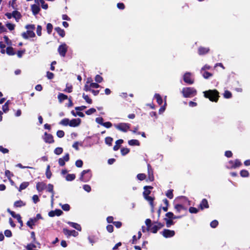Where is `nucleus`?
I'll use <instances>...</instances> for the list:
<instances>
[{
  "instance_id": "obj_1",
  "label": "nucleus",
  "mask_w": 250,
  "mask_h": 250,
  "mask_svg": "<svg viewBox=\"0 0 250 250\" xmlns=\"http://www.w3.org/2000/svg\"><path fill=\"white\" fill-rule=\"evenodd\" d=\"M204 96L212 102H217L220 97L219 93L216 89H209L203 92Z\"/></svg>"
},
{
  "instance_id": "obj_2",
  "label": "nucleus",
  "mask_w": 250,
  "mask_h": 250,
  "mask_svg": "<svg viewBox=\"0 0 250 250\" xmlns=\"http://www.w3.org/2000/svg\"><path fill=\"white\" fill-rule=\"evenodd\" d=\"M181 92L185 98H191L197 94V90L194 87H191L183 88Z\"/></svg>"
},
{
  "instance_id": "obj_3",
  "label": "nucleus",
  "mask_w": 250,
  "mask_h": 250,
  "mask_svg": "<svg viewBox=\"0 0 250 250\" xmlns=\"http://www.w3.org/2000/svg\"><path fill=\"white\" fill-rule=\"evenodd\" d=\"M92 174L90 169L83 170L80 178V180L84 182L88 181L91 178Z\"/></svg>"
},
{
  "instance_id": "obj_4",
  "label": "nucleus",
  "mask_w": 250,
  "mask_h": 250,
  "mask_svg": "<svg viewBox=\"0 0 250 250\" xmlns=\"http://www.w3.org/2000/svg\"><path fill=\"white\" fill-rule=\"evenodd\" d=\"M115 126L119 130L126 132L129 129L130 125L127 123H120L116 125Z\"/></svg>"
},
{
  "instance_id": "obj_5",
  "label": "nucleus",
  "mask_w": 250,
  "mask_h": 250,
  "mask_svg": "<svg viewBox=\"0 0 250 250\" xmlns=\"http://www.w3.org/2000/svg\"><path fill=\"white\" fill-rule=\"evenodd\" d=\"M183 80L185 83L188 84H192L194 83V79L192 78L191 73L186 72L183 76Z\"/></svg>"
},
{
  "instance_id": "obj_6",
  "label": "nucleus",
  "mask_w": 250,
  "mask_h": 250,
  "mask_svg": "<svg viewBox=\"0 0 250 250\" xmlns=\"http://www.w3.org/2000/svg\"><path fill=\"white\" fill-rule=\"evenodd\" d=\"M229 164L230 165V168L231 169H235L242 165L241 162L239 159H235L234 161L230 160L229 161Z\"/></svg>"
},
{
  "instance_id": "obj_7",
  "label": "nucleus",
  "mask_w": 250,
  "mask_h": 250,
  "mask_svg": "<svg viewBox=\"0 0 250 250\" xmlns=\"http://www.w3.org/2000/svg\"><path fill=\"white\" fill-rule=\"evenodd\" d=\"M67 48L68 46L65 43L60 45L58 49L59 54L62 57H64L67 51Z\"/></svg>"
},
{
  "instance_id": "obj_8",
  "label": "nucleus",
  "mask_w": 250,
  "mask_h": 250,
  "mask_svg": "<svg viewBox=\"0 0 250 250\" xmlns=\"http://www.w3.org/2000/svg\"><path fill=\"white\" fill-rule=\"evenodd\" d=\"M147 167L148 180L150 182H152L154 180V175H153V169L150 164H147Z\"/></svg>"
},
{
  "instance_id": "obj_9",
  "label": "nucleus",
  "mask_w": 250,
  "mask_h": 250,
  "mask_svg": "<svg viewBox=\"0 0 250 250\" xmlns=\"http://www.w3.org/2000/svg\"><path fill=\"white\" fill-rule=\"evenodd\" d=\"M163 236L165 238H169L173 237L175 233L174 230L167 229H164L161 232Z\"/></svg>"
},
{
  "instance_id": "obj_10",
  "label": "nucleus",
  "mask_w": 250,
  "mask_h": 250,
  "mask_svg": "<svg viewBox=\"0 0 250 250\" xmlns=\"http://www.w3.org/2000/svg\"><path fill=\"white\" fill-rule=\"evenodd\" d=\"M63 232L67 236H73L76 237L78 235V232L76 231L75 230H70L67 229H63Z\"/></svg>"
},
{
  "instance_id": "obj_11",
  "label": "nucleus",
  "mask_w": 250,
  "mask_h": 250,
  "mask_svg": "<svg viewBox=\"0 0 250 250\" xmlns=\"http://www.w3.org/2000/svg\"><path fill=\"white\" fill-rule=\"evenodd\" d=\"M21 36L24 39H27L29 38L34 37L35 34L33 31L27 30L26 32L22 33Z\"/></svg>"
},
{
  "instance_id": "obj_12",
  "label": "nucleus",
  "mask_w": 250,
  "mask_h": 250,
  "mask_svg": "<svg viewBox=\"0 0 250 250\" xmlns=\"http://www.w3.org/2000/svg\"><path fill=\"white\" fill-rule=\"evenodd\" d=\"M199 208L201 210H203L205 208H209V205L208 203V201L206 199H203L201 201L200 204L199 206Z\"/></svg>"
},
{
  "instance_id": "obj_13",
  "label": "nucleus",
  "mask_w": 250,
  "mask_h": 250,
  "mask_svg": "<svg viewBox=\"0 0 250 250\" xmlns=\"http://www.w3.org/2000/svg\"><path fill=\"white\" fill-rule=\"evenodd\" d=\"M43 139L47 143L51 144L54 142L53 136L50 134L47 133L46 132L44 133V137Z\"/></svg>"
},
{
  "instance_id": "obj_14",
  "label": "nucleus",
  "mask_w": 250,
  "mask_h": 250,
  "mask_svg": "<svg viewBox=\"0 0 250 250\" xmlns=\"http://www.w3.org/2000/svg\"><path fill=\"white\" fill-rule=\"evenodd\" d=\"M210 49L208 47L200 46L198 49V53L200 55H204L208 53Z\"/></svg>"
},
{
  "instance_id": "obj_15",
  "label": "nucleus",
  "mask_w": 250,
  "mask_h": 250,
  "mask_svg": "<svg viewBox=\"0 0 250 250\" xmlns=\"http://www.w3.org/2000/svg\"><path fill=\"white\" fill-rule=\"evenodd\" d=\"M81 121V120L79 118L73 119L69 121V125L72 127L77 126L80 124Z\"/></svg>"
},
{
  "instance_id": "obj_16",
  "label": "nucleus",
  "mask_w": 250,
  "mask_h": 250,
  "mask_svg": "<svg viewBox=\"0 0 250 250\" xmlns=\"http://www.w3.org/2000/svg\"><path fill=\"white\" fill-rule=\"evenodd\" d=\"M153 188V187L150 186H145L144 187V191L143 193L144 197L146 196H148L151 193L150 189H152Z\"/></svg>"
},
{
  "instance_id": "obj_17",
  "label": "nucleus",
  "mask_w": 250,
  "mask_h": 250,
  "mask_svg": "<svg viewBox=\"0 0 250 250\" xmlns=\"http://www.w3.org/2000/svg\"><path fill=\"white\" fill-rule=\"evenodd\" d=\"M62 211L61 209H56L55 210H52L48 213V215L50 217H54L55 216H60L62 213Z\"/></svg>"
},
{
  "instance_id": "obj_18",
  "label": "nucleus",
  "mask_w": 250,
  "mask_h": 250,
  "mask_svg": "<svg viewBox=\"0 0 250 250\" xmlns=\"http://www.w3.org/2000/svg\"><path fill=\"white\" fill-rule=\"evenodd\" d=\"M13 18H14L17 22H19V20L21 18V13L17 10L13 11Z\"/></svg>"
},
{
  "instance_id": "obj_19",
  "label": "nucleus",
  "mask_w": 250,
  "mask_h": 250,
  "mask_svg": "<svg viewBox=\"0 0 250 250\" xmlns=\"http://www.w3.org/2000/svg\"><path fill=\"white\" fill-rule=\"evenodd\" d=\"M31 10L33 12V14L34 15H37L38 14L40 11V8L39 7V5L37 4H33L31 6Z\"/></svg>"
},
{
  "instance_id": "obj_20",
  "label": "nucleus",
  "mask_w": 250,
  "mask_h": 250,
  "mask_svg": "<svg viewBox=\"0 0 250 250\" xmlns=\"http://www.w3.org/2000/svg\"><path fill=\"white\" fill-rule=\"evenodd\" d=\"M46 188V184L43 182H38L36 185L37 189L39 191H42Z\"/></svg>"
},
{
  "instance_id": "obj_21",
  "label": "nucleus",
  "mask_w": 250,
  "mask_h": 250,
  "mask_svg": "<svg viewBox=\"0 0 250 250\" xmlns=\"http://www.w3.org/2000/svg\"><path fill=\"white\" fill-rule=\"evenodd\" d=\"M113 217L110 216V223H112L117 228H120L122 226V223L120 221H114Z\"/></svg>"
},
{
  "instance_id": "obj_22",
  "label": "nucleus",
  "mask_w": 250,
  "mask_h": 250,
  "mask_svg": "<svg viewBox=\"0 0 250 250\" xmlns=\"http://www.w3.org/2000/svg\"><path fill=\"white\" fill-rule=\"evenodd\" d=\"M128 144L129 146H140V142L138 140H136V139H132V140H129L128 141Z\"/></svg>"
},
{
  "instance_id": "obj_23",
  "label": "nucleus",
  "mask_w": 250,
  "mask_h": 250,
  "mask_svg": "<svg viewBox=\"0 0 250 250\" xmlns=\"http://www.w3.org/2000/svg\"><path fill=\"white\" fill-rule=\"evenodd\" d=\"M124 140L123 139H119L115 142L116 145L113 147V149L115 151L118 150L121 146V145L123 143Z\"/></svg>"
},
{
  "instance_id": "obj_24",
  "label": "nucleus",
  "mask_w": 250,
  "mask_h": 250,
  "mask_svg": "<svg viewBox=\"0 0 250 250\" xmlns=\"http://www.w3.org/2000/svg\"><path fill=\"white\" fill-rule=\"evenodd\" d=\"M154 98L156 99L157 103L159 105H160L163 104V99L159 94L156 93L154 95Z\"/></svg>"
},
{
  "instance_id": "obj_25",
  "label": "nucleus",
  "mask_w": 250,
  "mask_h": 250,
  "mask_svg": "<svg viewBox=\"0 0 250 250\" xmlns=\"http://www.w3.org/2000/svg\"><path fill=\"white\" fill-rule=\"evenodd\" d=\"M174 208L176 209V212L178 213L180 212L182 210H186V208H185L181 204H176L174 206Z\"/></svg>"
},
{
  "instance_id": "obj_26",
  "label": "nucleus",
  "mask_w": 250,
  "mask_h": 250,
  "mask_svg": "<svg viewBox=\"0 0 250 250\" xmlns=\"http://www.w3.org/2000/svg\"><path fill=\"white\" fill-rule=\"evenodd\" d=\"M58 98L60 103H62L63 101L68 99L67 95L61 93L58 94Z\"/></svg>"
},
{
  "instance_id": "obj_27",
  "label": "nucleus",
  "mask_w": 250,
  "mask_h": 250,
  "mask_svg": "<svg viewBox=\"0 0 250 250\" xmlns=\"http://www.w3.org/2000/svg\"><path fill=\"white\" fill-rule=\"evenodd\" d=\"M68 224L70 225L72 227L76 229L77 230L79 231L81 230V227L79 224L71 222H68Z\"/></svg>"
},
{
  "instance_id": "obj_28",
  "label": "nucleus",
  "mask_w": 250,
  "mask_h": 250,
  "mask_svg": "<svg viewBox=\"0 0 250 250\" xmlns=\"http://www.w3.org/2000/svg\"><path fill=\"white\" fill-rule=\"evenodd\" d=\"M55 30L58 33V34L62 37H64L65 36V32L63 29H61L59 27H56Z\"/></svg>"
},
{
  "instance_id": "obj_29",
  "label": "nucleus",
  "mask_w": 250,
  "mask_h": 250,
  "mask_svg": "<svg viewBox=\"0 0 250 250\" xmlns=\"http://www.w3.org/2000/svg\"><path fill=\"white\" fill-rule=\"evenodd\" d=\"M36 222L37 221L36 220V219H34V218H30L27 222V225L31 229H33V226L34 225Z\"/></svg>"
},
{
  "instance_id": "obj_30",
  "label": "nucleus",
  "mask_w": 250,
  "mask_h": 250,
  "mask_svg": "<svg viewBox=\"0 0 250 250\" xmlns=\"http://www.w3.org/2000/svg\"><path fill=\"white\" fill-rule=\"evenodd\" d=\"M201 73L203 77L206 79H208L213 76V74L208 71H203V72H201Z\"/></svg>"
},
{
  "instance_id": "obj_31",
  "label": "nucleus",
  "mask_w": 250,
  "mask_h": 250,
  "mask_svg": "<svg viewBox=\"0 0 250 250\" xmlns=\"http://www.w3.org/2000/svg\"><path fill=\"white\" fill-rule=\"evenodd\" d=\"M164 220L166 221V226L167 228L170 227L174 224L173 219H168L167 218H165Z\"/></svg>"
},
{
  "instance_id": "obj_32",
  "label": "nucleus",
  "mask_w": 250,
  "mask_h": 250,
  "mask_svg": "<svg viewBox=\"0 0 250 250\" xmlns=\"http://www.w3.org/2000/svg\"><path fill=\"white\" fill-rule=\"evenodd\" d=\"M29 186V183L27 182H24L22 183L19 188V191H21L23 189L26 188Z\"/></svg>"
},
{
  "instance_id": "obj_33",
  "label": "nucleus",
  "mask_w": 250,
  "mask_h": 250,
  "mask_svg": "<svg viewBox=\"0 0 250 250\" xmlns=\"http://www.w3.org/2000/svg\"><path fill=\"white\" fill-rule=\"evenodd\" d=\"M144 198L149 203L150 206H152L154 204V197L148 195L144 197Z\"/></svg>"
},
{
  "instance_id": "obj_34",
  "label": "nucleus",
  "mask_w": 250,
  "mask_h": 250,
  "mask_svg": "<svg viewBox=\"0 0 250 250\" xmlns=\"http://www.w3.org/2000/svg\"><path fill=\"white\" fill-rule=\"evenodd\" d=\"M240 174L242 177H248L249 176V172L246 169L241 170L240 172Z\"/></svg>"
},
{
  "instance_id": "obj_35",
  "label": "nucleus",
  "mask_w": 250,
  "mask_h": 250,
  "mask_svg": "<svg viewBox=\"0 0 250 250\" xmlns=\"http://www.w3.org/2000/svg\"><path fill=\"white\" fill-rule=\"evenodd\" d=\"M130 152V149L127 147H122L121 149V153L123 156H125Z\"/></svg>"
},
{
  "instance_id": "obj_36",
  "label": "nucleus",
  "mask_w": 250,
  "mask_h": 250,
  "mask_svg": "<svg viewBox=\"0 0 250 250\" xmlns=\"http://www.w3.org/2000/svg\"><path fill=\"white\" fill-rule=\"evenodd\" d=\"M25 205V203H23L21 200L17 201L14 203V206L15 207H21Z\"/></svg>"
},
{
  "instance_id": "obj_37",
  "label": "nucleus",
  "mask_w": 250,
  "mask_h": 250,
  "mask_svg": "<svg viewBox=\"0 0 250 250\" xmlns=\"http://www.w3.org/2000/svg\"><path fill=\"white\" fill-rule=\"evenodd\" d=\"M145 223L146 226V230L149 231L150 228L151 227V220L150 219H146L145 221Z\"/></svg>"
},
{
  "instance_id": "obj_38",
  "label": "nucleus",
  "mask_w": 250,
  "mask_h": 250,
  "mask_svg": "<svg viewBox=\"0 0 250 250\" xmlns=\"http://www.w3.org/2000/svg\"><path fill=\"white\" fill-rule=\"evenodd\" d=\"M6 26L10 31H12L15 29L16 25L15 24L7 22L6 23Z\"/></svg>"
},
{
  "instance_id": "obj_39",
  "label": "nucleus",
  "mask_w": 250,
  "mask_h": 250,
  "mask_svg": "<svg viewBox=\"0 0 250 250\" xmlns=\"http://www.w3.org/2000/svg\"><path fill=\"white\" fill-rule=\"evenodd\" d=\"M75 177L74 174H68L66 176V180L68 181H71L74 180Z\"/></svg>"
},
{
  "instance_id": "obj_40",
  "label": "nucleus",
  "mask_w": 250,
  "mask_h": 250,
  "mask_svg": "<svg viewBox=\"0 0 250 250\" xmlns=\"http://www.w3.org/2000/svg\"><path fill=\"white\" fill-rule=\"evenodd\" d=\"M60 124L65 126L69 125V120L67 118H64L60 122Z\"/></svg>"
},
{
  "instance_id": "obj_41",
  "label": "nucleus",
  "mask_w": 250,
  "mask_h": 250,
  "mask_svg": "<svg viewBox=\"0 0 250 250\" xmlns=\"http://www.w3.org/2000/svg\"><path fill=\"white\" fill-rule=\"evenodd\" d=\"M6 53L9 55H13L15 54L14 49L12 47H8L6 48Z\"/></svg>"
},
{
  "instance_id": "obj_42",
  "label": "nucleus",
  "mask_w": 250,
  "mask_h": 250,
  "mask_svg": "<svg viewBox=\"0 0 250 250\" xmlns=\"http://www.w3.org/2000/svg\"><path fill=\"white\" fill-rule=\"evenodd\" d=\"M223 95L224 98L226 99H229L232 97V94L229 90L225 91Z\"/></svg>"
},
{
  "instance_id": "obj_43",
  "label": "nucleus",
  "mask_w": 250,
  "mask_h": 250,
  "mask_svg": "<svg viewBox=\"0 0 250 250\" xmlns=\"http://www.w3.org/2000/svg\"><path fill=\"white\" fill-rule=\"evenodd\" d=\"M173 189H169L166 193V196L170 199H171L173 198Z\"/></svg>"
},
{
  "instance_id": "obj_44",
  "label": "nucleus",
  "mask_w": 250,
  "mask_h": 250,
  "mask_svg": "<svg viewBox=\"0 0 250 250\" xmlns=\"http://www.w3.org/2000/svg\"><path fill=\"white\" fill-rule=\"evenodd\" d=\"M146 175L144 173H139L137 175V179L140 181H143L146 179Z\"/></svg>"
},
{
  "instance_id": "obj_45",
  "label": "nucleus",
  "mask_w": 250,
  "mask_h": 250,
  "mask_svg": "<svg viewBox=\"0 0 250 250\" xmlns=\"http://www.w3.org/2000/svg\"><path fill=\"white\" fill-rule=\"evenodd\" d=\"M52 173L50 170V166H48L47 167L46 170V176L47 178L50 179L51 177Z\"/></svg>"
},
{
  "instance_id": "obj_46",
  "label": "nucleus",
  "mask_w": 250,
  "mask_h": 250,
  "mask_svg": "<svg viewBox=\"0 0 250 250\" xmlns=\"http://www.w3.org/2000/svg\"><path fill=\"white\" fill-rule=\"evenodd\" d=\"M158 230V229L156 225H154L153 226H151V227L150 228L149 231L153 233H156L157 232Z\"/></svg>"
},
{
  "instance_id": "obj_47",
  "label": "nucleus",
  "mask_w": 250,
  "mask_h": 250,
  "mask_svg": "<svg viewBox=\"0 0 250 250\" xmlns=\"http://www.w3.org/2000/svg\"><path fill=\"white\" fill-rule=\"evenodd\" d=\"M46 29H47V33L49 34H51V33L52 31V29H53V25H52V24L48 23L46 26Z\"/></svg>"
},
{
  "instance_id": "obj_48",
  "label": "nucleus",
  "mask_w": 250,
  "mask_h": 250,
  "mask_svg": "<svg viewBox=\"0 0 250 250\" xmlns=\"http://www.w3.org/2000/svg\"><path fill=\"white\" fill-rule=\"evenodd\" d=\"M83 98L85 100V101L88 104L92 103V100L89 98L88 95H85V94H83Z\"/></svg>"
},
{
  "instance_id": "obj_49",
  "label": "nucleus",
  "mask_w": 250,
  "mask_h": 250,
  "mask_svg": "<svg viewBox=\"0 0 250 250\" xmlns=\"http://www.w3.org/2000/svg\"><path fill=\"white\" fill-rule=\"evenodd\" d=\"M63 151V149L62 148V147H57L55 150H54V153L57 154V155H60L62 153Z\"/></svg>"
},
{
  "instance_id": "obj_50",
  "label": "nucleus",
  "mask_w": 250,
  "mask_h": 250,
  "mask_svg": "<svg viewBox=\"0 0 250 250\" xmlns=\"http://www.w3.org/2000/svg\"><path fill=\"white\" fill-rule=\"evenodd\" d=\"M210 227L212 228H215L218 225V222L216 220H214L210 222Z\"/></svg>"
},
{
  "instance_id": "obj_51",
  "label": "nucleus",
  "mask_w": 250,
  "mask_h": 250,
  "mask_svg": "<svg viewBox=\"0 0 250 250\" xmlns=\"http://www.w3.org/2000/svg\"><path fill=\"white\" fill-rule=\"evenodd\" d=\"M166 105H167V103H166V102H165L164 103V104L163 106H162L159 110V113L160 114H161L165 111V110H166Z\"/></svg>"
},
{
  "instance_id": "obj_52",
  "label": "nucleus",
  "mask_w": 250,
  "mask_h": 250,
  "mask_svg": "<svg viewBox=\"0 0 250 250\" xmlns=\"http://www.w3.org/2000/svg\"><path fill=\"white\" fill-rule=\"evenodd\" d=\"M198 211V209L194 207H190L189 208V211L191 213H197Z\"/></svg>"
},
{
  "instance_id": "obj_53",
  "label": "nucleus",
  "mask_w": 250,
  "mask_h": 250,
  "mask_svg": "<svg viewBox=\"0 0 250 250\" xmlns=\"http://www.w3.org/2000/svg\"><path fill=\"white\" fill-rule=\"evenodd\" d=\"M166 216L168 219H173L174 214L172 212H168L166 214Z\"/></svg>"
},
{
  "instance_id": "obj_54",
  "label": "nucleus",
  "mask_w": 250,
  "mask_h": 250,
  "mask_svg": "<svg viewBox=\"0 0 250 250\" xmlns=\"http://www.w3.org/2000/svg\"><path fill=\"white\" fill-rule=\"evenodd\" d=\"M40 2L41 4V6L43 9H47L48 8L47 4L45 3L43 0H40Z\"/></svg>"
},
{
  "instance_id": "obj_55",
  "label": "nucleus",
  "mask_w": 250,
  "mask_h": 250,
  "mask_svg": "<svg viewBox=\"0 0 250 250\" xmlns=\"http://www.w3.org/2000/svg\"><path fill=\"white\" fill-rule=\"evenodd\" d=\"M96 111V110L95 108H90L89 109L87 110V111H86L85 113L87 115H91V114L95 113Z\"/></svg>"
},
{
  "instance_id": "obj_56",
  "label": "nucleus",
  "mask_w": 250,
  "mask_h": 250,
  "mask_svg": "<svg viewBox=\"0 0 250 250\" xmlns=\"http://www.w3.org/2000/svg\"><path fill=\"white\" fill-rule=\"evenodd\" d=\"M154 224H157V225H156L158 228V230L164 227V224L163 223H162L161 222H159L158 220L156 222H153Z\"/></svg>"
},
{
  "instance_id": "obj_57",
  "label": "nucleus",
  "mask_w": 250,
  "mask_h": 250,
  "mask_svg": "<svg viewBox=\"0 0 250 250\" xmlns=\"http://www.w3.org/2000/svg\"><path fill=\"white\" fill-rule=\"evenodd\" d=\"M211 68L210 65L208 64H205L201 69L200 72H203V71H206V70H209Z\"/></svg>"
},
{
  "instance_id": "obj_58",
  "label": "nucleus",
  "mask_w": 250,
  "mask_h": 250,
  "mask_svg": "<svg viewBox=\"0 0 250 250\" xmlns=\"http://www.w3.org/2000/svg\"><path fill=\"white\" fill-rule=\"evenodd\" d=\"M57 135L59 138H62L64 135V132L62 130H58L57 132Z\"/></svg>"
},
{
  "instance_id": "obj_59",
  "label": "nucleus",
  "mask_w": 250,
  "mask_h": 250,
  "mask_svg": "<svg viewBox=\"0 0 250 250\" xmlns=\"http://www.w3.org/2000/svg\"><path fill=\"white\" fill-rule=\"evenodd\" d=\"M75 165L78 167H81L83 166V162L81 160H78L76 161Z\"/></svg>"
},
{
  "instance_id": "obj_60",
  "label": "nucleus",
  "mask_w": 250,
  "mask_h": 250,
  "mask_svg": "<svg viewBox=\"0 0 250 250\" xmlns=\"http://www.w3.org/2000/svg\"><path fill=\"white\" fill-rule=\"evenodd\" d=\"M83 188L87 192H89L91 190L90 186L88 185H84L83 186Z\"/></svg>"
},
{
  "instance_id": "obj_61",
  "label": "nucleus",
  "mask_w": 250,
  "mask_h": 250,
  "mask_svg": "<svg viewBox=\"0 0 250 250\" xmlns=\"http://www.w3.org/2000/svg\"><path fill=\"white\" fill-rule=\"evenodd\" d=\"M16 219H17L18 222L20 224L21 226L22 227L23 226V222L21 220V217L19 214H18V215L16 216Z\"/></svg>"
},
{
  "instance_id": "obj_62",
  "label": "nucleus",
  "mask_w": 250,
  "mask_h": 250,
  "mask_svg": "<svg viewBox=\"0 0 250 250\" xmlns=\"http://www.w3.org/2000/svg\"><path fill=\"white\" fill-rule=\"evenodd\" d=\"M25 28H26V29H27L28 30L33 31V30L35 29V26L34 24H28L25 26Z\"/></svg>"
},
{
  "instance_id": "obj_63",
  "label": "nucleus",
  "mask_w": 250,
  "mask_h": 250,
  "mask_svg": "<svg viewBox=\"0 0 250 250\" xmlns=\"http://www.w3.org/2000/svg\"><path fill=\"white\" fill-rule=\"evenodd\" d=\"M42 26L41 25H38L37 28V34L39 36L42 35Z\"/></svg>"
},
{
  "instance_id": "obj_64",
  "label": "nucleus",
  "mask_w": 250,
  "mask_h": 250,
  "mask_svg": "<svg viewBox=\"0 0 250 250\" xmlns=\"http://www.w3.org/2000/svg\"><path fill=\"white\" fill-rule=\"evenodd\" d=\"M62 208L65 211H68L70 209V206L68 204H64L62 206Z\"/></svg>"
}]
</instances>
